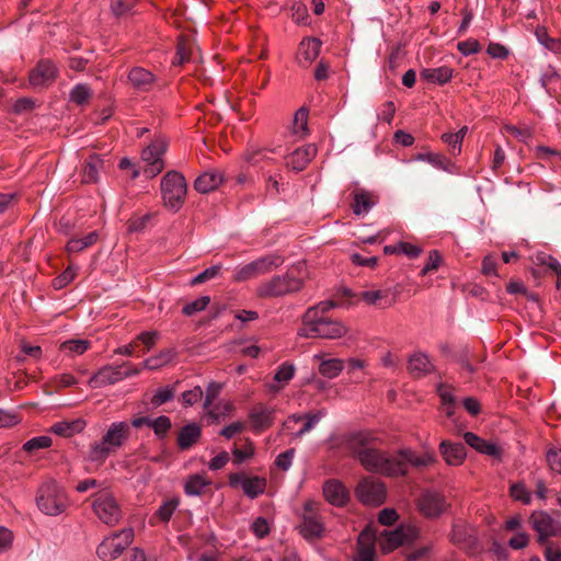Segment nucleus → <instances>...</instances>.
Instances as JSON below:
<instances>
[{"mask_svg":"<svg viewBox=\"0 0 561 561\" xmlns=\"http://www.w3.org/2000/svg\"><path fill=\"white\" fill-rule=\"evenodd\" d=\"M547 461L550 467V469L561 474V449H551L547 453Z\"/></svg>","mask_w":561,"mask_h":561,"instance_id":"obj_64","label":"nucleus"},{"mask_svg":"<svg viewBox=\"0 0 561 561\" xmlns=\"http://www.w3.org/2000/svg\"><path fill=\"white\" fill-rule=\"evenodd\" d=\"M128 80L136 90L149 92L153 89L157 77L142 67H134L128 72Z\"/></svg>","mask_w":561,"mask_h":561,"instance_id":"obj_24","label":"nucleus"},{"mask_svg":"<svg viewBox=\"0 0 561 561\" xmlns=\"http://www.w3.org/2000/svg\"><path fill=\"white\" fill-rule=\"evenodd\" d=\"M322 491L324 499L330 504L337 507L346 505L350 500L348 490L340 480L336 479L325 481Z\"/></svg>","mask_w":561,"mask_h":561,"instance_id":"obj_21","label":"nucleus"},{"mask_svg":"<svg viewBox=\"0 0 561 561\" xmlns=\"http://www.w3.org/2000/svg\"><path fill=\"white\" fill-rule=\"evenodd\" d=\"M357 546L355 561H376L375 543L369 533H360Z\"/></svg>","mask_w":561,"mask_h":561,"instance_id":"obj_30","label":"nucleus"},{"mask_svg":"<svg viewBox=\"0 0 561 561\" xmlns=\"http://www.w3.org/2000/svg\"><path fill=\"white\" fill-rule=\"evenodd\" d=\"M439 450L448 466H460L466 458V448L462 443L443 440L439 444Z\"/></svg>","mask_w":561,"mask_h":561,"instance_id":"obj_25","label":"nucleus"},{"mask_svg":"<svg viewBox=\"0 0 561 561\" xmlns=\"http://www.w3.org/2000/svg\"><path fill=\"white\" fill-rule=\"evenodd\" d=\"M510 495L513 500L518 501L525 505L531 503V493L526 488L524 482H515L510 486Z\"/></svg>","mask_w":561,"mask_h":561,"instance_id":"obj_48","label":"nucleus"},{"mask_svg":"<svg viewBox=\"0 0 561 561\" xmlns=\"http://www.w3.org/2000/svg\"><path fill=\"white\" fill-rule=\"evenodd\" d=\"M249 417L253 428L261 432L273 424L274 411L264 407H257L250 412Z\"/></svg>","mask_w":561,"mask_h":561,"instance_id":"obj_32","label":"nucleus"},{"mask_svg":"<svg viewBox=\"0 0 561 561\" xmlns=\"http://www.w3.org/2000/svg\"><path fill=\"white\" fill-rule=\"evenodd\" d=\"M83 422L78 420L72 423L69 422H58L53 425L51 431L57 435L62 436H71L76 430H82Z\"/></svg>","mask_w":561,"mask_h":561,"instance_id":"obj_50","label":"nucleus"},{"mask_svg":"<svg viewBox=\"0 0 561 561\" xmlns=\"http://www.w3.org/2000/svg\"><path fill=\"white\" fill-rule=\"evenodd\" d=\"M134 539L133 528H124L121 531L107 536L99 545L96 553L103 561L117 559L129 547Z\"/></svg>","mask_w":561,"mask_h":561,"instance_id":"obj_10","label":"nucleus"},{"mask_svg":"<svg viewBox=\"0 0 561 561\" xmlns=\"http://www.w3.org/2000/svg\"><path fill=\"white\" fill-rule=\"evenodd\" d=\"M77 267L68 266L59 276L54 278L53 286L55 289H61L70 284L77 276Z\"/></svg>","mask_w":561,"mask_h":561,"instance_id":"obj_52","label":"nucleus"},{"mask_svg":"<svg viewBox=\"0 0 561 561\" xmlns=\"http://www.w3.org/2000/svg\"><path fill=\"white\" fill-rule=\"evenodd\" d=\"M347 332L346 327L325 316H318L317 308H309L302 317V327L298 334L302 337L340 339Z\"/></svg>","mask_w":561,"mask_h":561,"instance_id":"obj_1","label":"nucleus"},{"mask_svg":"<svg viewBox=\"0 0 561 561\" xmlns=\"http://www.w3.org/2000/svg\"><path fill=\"white\" fill-rule=\"evenodd\" d=\"M529 522L533 529L538 534L540 543L551 537L561 536V522L545 511L533 512Z\"/></svg>","mask_w":561,"mask_h":561,"instance_id":"obj_15","label":"nucleus"},{"mask_svg":"<svg viewBox=\"0 0 561 561\" xmlns=\"http://www.w3.org/2000/svg\"><path fill=\"white\" fill-rule=\"evenodd\" d=\"M51 443H53V440L49 436H36V437H33L30 440H27L23 445V449L25 451L31 453V451H34L37 449L48 448L51 446Z\"/></svg>","mask_w":561,"mask_h":561,"instance_id":"obj_53","label":"nucleus"},{"mask_svg":"<svg viewBox=\"0 0 561 561\" xmlns=\"http://www.w3.org/2000/svg\"><path fill=\"white\" fill-rule=\"evenodd\" d=\"M178 355L175 348H165L159 352L157 355L146 358L142 363L144 368L149 370L159 369L169 363H171Z\"/></svg>","mask_w":561,"mask_h":561,"instance_id":"obj_35","label":"nucleus"},{"mask_svg":"<svg viewBox=\"0 0 561 561\" xmlns=\"http://www.w3.org/2000/svg\"><path fill=\"white\" fill-rule=\"evenodd\" d=\"M36 505L47 516H59L69 507L65 489L55 480L42 483L36 493Z\"/></svg>","mask_w":561,"mask_h":561,"instance_id":"obj_3","label":"nucleus"},{"mask_svg":"<svg viewBox=\"0 0 561 561\" xmlns=\"http://www.w3.org/2000/svg\"><path fill=\"white\" fill-rule=\"evenodd\" d=\"M459 137L460 136H457L454 133H446L442 135V140L449 147L453 156H458L461 152L462 144L460 142Z\"/></svg>","mask_w":561,"mask_h":561,"instance_id":"obj_61","label":"nucleus"},{"mask_svg":"<svg viewBox=\"0 0 561 561\" xmlns=\"http://www.w3.org/2000/svg\"><path fill=\"white\" fill-rule=\"evenodd\" d=\"M180 504V501L178 497H171L167 501H164L159 508L156 512V516L163 523H168L174 512L176 511L178 506Z\"/></svg>","mask_w":561,"mask_h":561,"instance_id":"obj_46","label":"nucleus"},{"mask_svg":"<svg viewBox=\"0 0 561 561\" xmlns=\"http://www.w3.org/2000/svg\"><path fill=\"white\" fill-rule=\"evenodd\" d=\"M92 508L99 519L108 526L116 525L122 518V508L117 500L106 490L94 494Z\"/></svg>","mask_w":561,"mask_h":561,"instance_id":"obj_11","label":"nucleus"},{"mask_svg":"<svg viewBox=\"0 0 561 561\" xmlns=\"http://www.w3.org/2000/svg\"><path fill=\"white\" fill-rule=\"evenodd\" d=\"M308 115L309 111L307 107L302 106L294 115L293 119V133L300 137H304L308 134Z\"/></svg>","mask_w":561,"mask_h":561,"instance_id":"obj_43","label":"nucleus"},{"mask_svg":"<svg viewBox=\"0 0 561 561\" xmlns=\"http://www.w3.org/2000/svg\"><path fill=\"white\" fill-rule=\"evenodd\" d=\"M300 535L307 540H314L322 537L324 525L318 511V504L308 501L304 504L301 523L298 526Z\"/></svg>","mask_w":561,"mask_h":561,"instance_id":"obj_13","label":"nucleus"},{"mask_svg":"<svg viewBox=\"0 0 561 561\" xmlns=\"http://www.w3.org/2000/svg\"><path fill=\"white\" fill-rule=\"evenodd\" d=\"M322 42L317 37H304L298 46L297 61L302 67L310 66L319 56Z\"/></svg>","mask_w":561,"mask_h":561,"instance_id":"obj_22","label":"nucleus"},{"mask_svg":"<svg viewBox=\"0 0 561 561\" xmlns=\"http://www.w3.org/2000/svg\"><path fill=\"white\" fill-rule=\"evenodd\" d=\"M209 302H210V298L208 296H202V297L195 299L194 301L186 304L183 307L182 312L188 317L193 316L199 311L205 310Z\"/></svg>","mask_w":561,"mask_h":561,"instance_id":"obj_51","label":"nucleus"},{"mask_svg":"<svg viewBox=\"0 0 561 561\" xmlns=\"http://www.w3.org/2000/svg\"><path fill=\"white\" fill-rule=\"evenodd\" d=\"M104 168V160L100 154H90L84 161L82 169L83 183H96L100 178V172Z\"/></svg>","mask_w":561,"mask_h":561,"instance_id":"obj_27","label":"nucleus"},{"mask_svg":"<svg viewBox=\"0 0 561 561\" xmlns=\"http://www.w3.org/2000/svg\"><path fill=\"white\" fill-rule=\"evenodd\" d=\"M296 368L294 364L285 362L277 368L274 375V381L268 386L271 392H279L286 383H288L295 376Z\"/></svg>","mask_w":561,"mask_h":561,"instance_id":"obj_31","label":"nucleus"},{"mask_svg":"<svg viewBox=\"0 0 561 561\" xmlns=\"http://www.w3.org/2000/svg\"><path fill=\"white\" fill-rule=\"evenodd\" d=\"M537 41L542 45L546 49L552 51L553 54H561V39L551 37L545 27H538L535 32Z\"/></svg>","mask_w":561,"mask_h":561,"instance_id":"obj_41","label":"nucleus"},{"mask_svg":"<svg viewBox=\"0 0 561 561\" xmlns=\"http://www.w3.org/2000/svg\"><path fill=\"white\" fill-rule=\"evenodd\" d=\"M209 481L202 474H193L187 478L184 484V492L190 496L201 495Z\"/></svg>","mask_w":561,"mask_h":561,"instance_id":"obj_39","label":"nucleus"},{"mask_svg":"<svg viewBox=\"0 0 561 561\" xmlns=\"http://www.w3.org/2000/svg\"><path fill=\"white\" fill-rule=\"evenodd\" d=\"M127 422H113L102 439L91 444L88 458L92 462H104L112 453L121 448L129 434Z\"/></svg>","mask_w":561,"mask_h":561,"instance_id":"obj_2","label":"nucleus"},{"mask_svg":"<svg viewBox=\"0 0 561 561\" xmlns=\"http://www.w3.org/2000/svg\"><path fill=\"white\" fill-rule=\"evenodd\" d=\"M442 263V255L437 250H431L426 260V263L421 270V276H425L432 271H435L439 267Z\"/></svg>","mask_w":561,"mask_h":561,"instance_id":"obj_56","label":"nucleus"},{"mask_svg":"<svg viewBox=\"0 0 561 561\" xmlns=\"http://www.w3.org/2000/svg\"><path fill=\"white\" fill-rule=\"evenodd\" d=\"M203 398V389L199 386L191 390H186L181 396V401L184 407H192Z\"/></svg>","mask_w":561,"mask_h":561,"instance_id":"obj_57","label":"nucleus"},{"mask_svg":"<svg viewBox=\"0 0 561 561\" xmlns=\"http://www.w3.org/2000/svg\"><path fill=\"white\" fill-rule=\"evenodd\" d=\"M175 396V389L173 386H165L158 388L151 397V404L153 408H158L171 400Z\"/></svg>","mask_w":561,"mask_h":561,"instance_id":"obj_47","label":"nucleus"},{"mask_svg":"<svg viewBox=\"0 0 561 561\" xmlns=\"http://www.w3.org/2000/svg\"><path fill=\"white\" fill-rule=\"evenodd\" d=\"M537 260L540 264L548 266L558 276H561V264L556 257L550 254L540 253Z\"/></svg>","mask_w":561,"mask_h":561,"instance_id":"obj_63","label":"nucleus"},{"mask_svg":"<svg viewBox=\"0 0 561 561\" xmlns=\"http://www.w3.org/2000/svg\"><path fill=\"white\" fill-rule=\"evenodd\" d=\"M90 344L88 340H67L60 344L59 348L66 355H82Z\"/></svg>","mask_w":561,"mask_h":561,"instance_id":"obj_44","label":"nucleus"},{"mask_svg":"<svg viewBox=\"0 0 561 561\" xmlns=\"http://www.w3.org/2000/svg\"><path fill=\"white\" fill-rule=\"evenodd\" d=\"M415 160L427 162L432 164L434 168L443 171H448V168L451 164L450 160L447 159L445 156L434 152L419 153L415 157Z\"/></svg>","mask_w":561,"mask_h":561,"instance_id":"obj_42","label":"nucleus"},{"mask_svg":"<svg viewBox=\"0 0 561 561\" xmlns=\"http://www.w3.org/2000/svg\"><path fill=\"white\" fill-rule=\"evenodd\" d=\"M325 414H327L325 410H318L312 413H307L306 419L304 420L305 421L304 425L301 426L300 430L293 433V437L300 438L305 434L312 431L316 427V425L325 416Z\"/></svg>","mask_w":561,"mask_h":561,"instance_id":"obj_40","label":"nucleus"},{"mask_svg":"<svg viewBox=\"0 0 561 561\" xmlns=\"http://www.w3.org/2000/svg\"><path fill=\"white\" fill-rule=\"evenodd\" d=\"M360 465L367 470L381 473L389 477L402 472V465L394 459V454L389 455L380 449L370 446L366 453L362 454Z\"/></svg>","mask_w":561,"mask_h":561,"instance_id":"obj_8","label":"nucleus"},{"mask_svg":"<svg viewBox=\"0 0 561 561\" xmlns=\"http://www.w3.org/2000/svg\"><path fill=\"white\" fill-rule=\"evenodd\" d=\"M171 426V420L165 415L151 420L150 424V427H152L154 434L159 437H163L170 431Z\"/></svg>","mask_w":561,"mask_h":561,"instance_id":"obj_54","label":"nucleus"},{"mask_svg":"<svg viewBox=\"0 0 561 561\" xmlns=\"http://www.w3.org/2000/svg\"><path fill=\"white\" fill-rule=\"evenodd\" d=\"M229 484L233 488L240 486L248 497L256 499L264 493L266 479L259 476L248 477L244 473L237 472L229 476Z\"/></svg>","mask_w":561,"mask_h":561,"instance_id":"obj_18","label":"nucleus"},{"mask_svg":"<svg viewBox=\"0 0 561 561\" xmlns=\"http://www.w3.org/2000/svg\"><path fill=\"white\" fill-rule=\"evenodd\" d=\"M139 371L140 370L138 368L123 370V366L106 365L100 368L90 377L89 385L92 388H101L107 385L116 383L127 377L138 375Z\"/></svg>","mask_w":561,"mask_h":561,"instance_id":"obj_16","label":"nucleus"},{"mask_svg":"<svg viewBox=\"0 0 561 561\" xmlns=\"http://www.w3.org/2000/svg\"><path fill=\"white\" fill-rule=\"evenodd\" d=\"M370 193L359 190L354 193V203L352 205L353 213L357 216L367 214L373 207Z\"/></svg>","mask_w":561,"mask_h":561,"instance_id":"obj_38","label":"nucleus"},{"mask_svg":"<svg viewBox=\"0 0 561 561\" xmlns=\"http://www.w3.org/2000/svg\"><path fill=\"white\" fill-rule=\"evenodd\" d=\"M438 396L440 398L442 404L444 407V411L448 417H451L454 414V407H455V397L451 392V390L444 386L439 385L437 388Z\"/></svg>","mask_w":561,"mask_h":561,"instance_id":"obj_49","label":"nucleus"},{"mask_svg":"<svg viewBox=\"0 0 561 561\" xmlns=\"http://www.w3.org/2000/svg\"><path fill=\"white\" fill-rule=\"evenodd\" d=\"M454 70L450 67L425 68L421 71V78L427 82L443 85L453 78Z\"/></svg>","mask_w":561,"mask_h":561,"instance_id":"obj_33","label":"nucleus"},{"mask_svg":"<svg viewBox=\"0 0 561 561\" xmlns=\"http://www.w3.org/2000/svg\"><path fill=\"white\" fill-rule=\"evenodd\" d=\"M160 334L157 331H145L136 336V341L144 344L146 351H150L159 340Z\"/></svg>","mask_w":561,"mask_h":561,"instance_id":"obj_60","label":"nucleus"},{"mask_svg":"<svg viewBox=\"0 0 561 561\" xmlns=\"http://www.w3.org/2000/svg\"><path fill=\"white\" fill-rule=\"evenodd\" d=\"M291 19L297 24H307L308 23V9L304 3L295 2L291 8Z\"/></svg>","mask_w":561,"mask_h":561,"instance_id":"obj_58","label":"nucleus"},{"mask_svg":"<svg viewBox=\"0 0 561 561\" xmlns=\"http://www.w3.org/2000/svg\"><path fill=\"white\" fill-rule=\"evenodd\" d=\"M420 537V529L414 525H400L393 530H385L378 539L379 546L388 553L401 545L411 543Z\"/></svg>","mask_w":561,"mask_h":561,"instance_id":"obj_12","label":"nucleus"},{"mask_svg":"<svg viewBox=\"0 0 561 561\" xmlns=\"http://www.w3.org/2000/svg\"><path fill=\"white\" fill-rule=\"evenodd\" d=\"M294 456H295V449L294 448L287 449L286 451L280 453L276 457L275 465L280 470L287 471L291 467Z\"/></svg>","mask_w":561,"mask_h":561,"instance_id":"obj_62","label":"nucleus"},{"mask_svg":"<svg viewBox=\"0 0 561 561\" xmlns=\"http://www.w3.org/2000/svg\"><path fill=\"white\" fill-rule=\"evenodd\" d=\"M161 194L164 205L176 211L179 210L186 195L187 184L184 175L178 171H169L161 179Z\"/></svg>","mask_w":561,"mask_h":561,"instance_id":"obj_6","label":"nucleus"},{"mask_svg":"<svg viewBox=\"0 0 561 561\" xmlns=\"http://www.w3.org/2000/svg\"><path fill=\"white\" fill-rule=\"evenodd\" d=\"M169 141L165 136L158 135L141 151V161L145 163L142 174L148 179H153L160 174L164 167V154L168 150Z\"/></svg>","mask_w":561,"mask_h":561,"instance_id":"obj_5","label":"nucleus"},{"mask_svg":"<svg viewBox=\"0 0 561 561\" xmlns=\"http://www.w3.org/2000/svg\"><path fill=\"white\" fill-rule=\"evenodd\" d=\"M251 531L260 539L266 537L270 533V524L267 519L264 517L255 518L251 524Z\"/></svg>","mask_w":561,"mask_h":561,"instance_id":"obj_59","label":"nucleus"},{"mask_svg":"<svg viewBox=\"0 0 561 561\" xmlns=\"http://www.w3.org/2000/svg\"><path fill=\"white\" fill-rule=\"evenodd\" d=\"M317 147L312 144L297 148L286 158V165L294 171H302L309 162L316 157Z\"/></svg>","mask_w":561,"mask_h":561,"instance_id":"obj_23","label":"nucleus"},{"mask_svg":"<svg viewBox=\"0 0 561 561\" xmlns=\"http://www.w3.org/2000/svg\"><path fill=\"white\" fill-rule=\"evenodd\" d=\"M463 439L466 444H468L470 447L474 448L477 451L489 455V456H497L499 455V447L485 439H482L478 435H476L472 432H467L463 435Z\"/></svg>","mask_w":561,"mask_h":561,"instance_id":"obj_34","label":"nucleus"},{"mask_svg":"<svg viewBox=\"0 0 561 561\" xmlns=\"http://www.w3.org/2000/svg\"><path fill=\"white\" fill-rule=\"evenodd\" d=\"M373 440L374 437L367 432H352L331 437L330 447L332 449L343 448L359 461L362 454L373 445Z\"/></svg>","mask_w":561,"mask_h":561,"instance_id":"obj_9","label":"nucleus"},{"mask_svg":"<svg viewBox=\"0 0 561 561\" xmlns=\"http://www.w3.org/2000/svg\"><path fill=\"white\" fill-rule=\"evenodd\" d=\"M394 459L402 465V472H398L397 476H405L408 472V466L411 465L416 468L428 467L436 462L434 454L425 451L421 455L416 454L412 449L405 448L400 449L394 454Z\"/></svg>","mask_w":561,"mask_h":561,"instance_id":"obj_19","label":"nucleus"},{"mask_svg":"<svg viewBox=\"0 0 561 561\" xmlns=\"http://www.w3.org/2000/svg\"><path fill=\"white\" fill-rule=\"evenodd\" d=\"M202 436V428L196 423H190L183 426L178 435V446L185 450L191 448Z\"/></svg>","mask_w":561,"mask_h":561,"instance_id":"obj_29","label":"nucleus"},{"mask_svg":"<svg viewBox=\"0 0 561 561\" xmlns=\"http://www.w3.org/2000/svg\"><path fill=\"white\" fill-rule=\"evenodd\" d=\"M313 357L321 360L319 373L325 378H336L344 369V362L340 358L322 359L321 354H316Z\"/></svg>","mask_w":561,"mask_h":561,"instance_id":"obj_36","label":"nucleus"},{"mask_svg":"<svg viewBox=\"0 0 561 561\" xmlns=\"http://www.w3.org/2000/svg\"><path fill=\"white\" fill-rule=\"evenodd\" d=\"M224 181V175L218 170H209L201 174L194 182L198 193L206 194L216 190Z\"/></svg>","mask_w":561,"mask_h":561,"instance_id":"obj_26","label":"nucleus"},{"mask_svg":"<svg viewBox=\"0 0 561 561\" xmlns=\"http://www.w3.org/2000/svg\"><path fill=\"white\" fill-rule=\"evenodd\" d=\"M57 76V67L50 60H41L30 72V84L33 87H44L50 84Z\"/></svg>","mask_w":561,"mask_h":561,"instance_id":"obj_20","label":"nucleus"},{"mask_svg":"<svg viewBox=\"0 0 561 561\" xmlns=\"http://www.w3.org/2000/svg\"><path fill=\"white\" fill-rule=\"evenodd\" d=\"M191 57V51L188 47V43L184 39H180L176 46V54L172 60V65L180 66L184 62L188 61Z\"/></svg>","mask_w":561,"mask_h":561,"instance_id":"obj_55","label":"nucleus"},{"mask_svg":"<svg viewBox=\"0 0 561 561\" xmlns=\"http://www.w3.org/2000/svg\"><path fill=\"white\" fill-rule=\"evenodd\" d=\"M417 507L427 518L439 517L448 507L445 496L433 490H426L417 499Z\"/></svg>","mask_w":561,"mask_h":561,"instance_id":"obj_17","label":"nucleus"},{"mask_svg":"<svg viewBox=\"0 0 561 561\" xmlns=\"http://www.w3.org/2000/svg\"><path fill=\"white\" fill-rule=\"evenodd\" d=\"M91 95H92V92L88 84L78 83L71 89V91L69 93V99L72 103H76L78 105H83V104L88 103Z\"/></svg>","mask_w":561,"mask_h":561,"instance_id":"obj_45","label":"nucleus"},{"mask_svg":"<svg viewBox=\"0 0 561 561\" xmlns=\"http://www.w3.org/2000/svg\"><path fill=\"white\" fill-rule=\"evenodd\" d=\"M98 240L99 233L96 231H92L83 238H71L66 244V251L69 254L81 252L84 249L95 244Z\"/></svg>","mask_w":561,"mask_h":561,"instance_id":"obj_37","label":"nucleus"},{"mask_svg":"<svg viewBox=\"0 0 561 561\" xmlns=\"http://www.w3.org/2000/svg\"><path fill=\"white\" fill-rule=\"evenodd\" d=\"M355 494L363 504L379 506L386 500L387 490L381 481L368 477L358 482Z\"/></svg>","mask_w":561,"mask_h":561,"instance_id":"obj_14","label":"nucleus"},{"mask_svg":"<svg viewBox=\"0 0 561 561\" xmlns=\"http://www.w3.org/2000/svg\"><path fill=\"white\" fill-rule=\"evenodd\" d=\"M302 287L304 279L297 277L294 271H288L283 275L261 282L255 293L260 298H276L299 291Z\"/></svg>","mask_w":561,"mask_h":561,"instance_id":"obj_4","label":"nucleus"},{"mask_svg":"<svg viewBox=\"0 0 561 561\" xmlns=\"http://www.w3.org/2000/svg\"><path fill=\"white\" fill-rule=\"evenodd\" d=\"M284 263V257L272 253L261 256L248 264L234 268L232 279L236 283H243L261 275L268 274Z\"/></svg>","mask_w":561,"mask_h":561,"instance_id":"obj_7","label":"nucleus"},{"mask_svg":"<svg viewBox=\"0 0 561 561\" xmlns=\"http://www.w3.org/2000/svg\"><path fill=\"white\" fill-rule=\"evenodd\" d=\"M408 368L411 374L420 377L431 374L434 370V365L427 354L415 352L409 358Z\"/></svg>","mask_w":561,"mask_h":561,"instance_id":"obj_28","label":"nucleus"}]
</instances>
